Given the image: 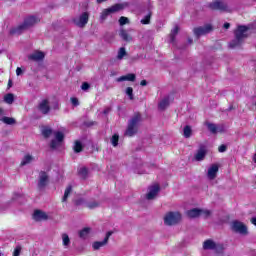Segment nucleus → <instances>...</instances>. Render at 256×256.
<instances>
[{"mask_svg": "<svg viewBox=\"0 0 256 256\" xmlns=\"http://www.w3.org/2000/svg\"><path fill=\"white\" fill-rule=\"evenodd\" d=\"M123 9H125V4L123 3L114 4L111 7L104 9L100 15V22L104 23L109 15L119 13V11H123Z\"/></svg>", "mask_w": 256, "mask_h": 256, "instance_id": "20e7f679", "label": "nucleus"}, {"mask_svg": "<svg viewBox=\"0 0 256 256\" xmlns=\"http://www.w3.org/2000/svg\"><path fill=\"white\" fill-rule=\"evenodd\" d=\"M16 75L18 76L23 75V70L20 67L16 69Z\"/></svg>", "mask_w": 256, "mask_h": 256, "instance_id": "09e8293b", "label": "nucleus"}, {"mask_svg": "<svg viewBox=\"0 0 256 256\" xmlns=\"http://www.w3.org/2000/svg\"><path fill=\"white\" fill-rule=\"evenodd\" d=\"M0 121H2V123H5V125H15V123H17L15 118L7 116L2 117Z\"/></svg>", "mask_w": 256, "mask_h": 256, "instance_id": "5701e85b", "label": "nucleus"}, {"mask_svg": "<svg viewBox=\"0 0 256 256\" xmlns=\"http://www.w3.org/2000/svg\"><path fill=\"white\" fill-rule=\"evenodd\" d=\"M206 127L213 135H217V133H223V127L218 126L217 124L207 122Z\"/></svg>", "mask_w": 256, "mask_h": 256, "instance_id": "f3484780", "label": "nucleus"}, {"mask_svg": "<svg viewBox=\"0 0 256 256\" xmlns=\"http://www.w3.org/2000/svg\"><path fill=\"white\" fill-rule=\"evenodd\" d=\"M21 246H16V248L14 249V252H13V256H19L21 255Z\"/></svg>", "mask_w": 256, "mask_h": 256, "instance_id": "c03bdc74", "label": "nucleus"}, {"mask_svg": "<svg viewBox=\"0 0 256 256\" xmlns=\"http://www.w3.org/2000/svg\"><path fill=\"white\" fill-rule=\"evenodd\" d=\"M73 191V186L69 185L65 189L64 196L62 198V203H67V199H69V195H71V192Z\"/></svg>", "mask_w": 256, "mask_h": 256, "instance_id": "b1692460", "label": "nucleus"}, {"mask_svg": "<svg viewBox=\"0 0 256 256\" xmlns=\"http://www.w3.org/2000/svg\"><path fill=\"white\" fill-rule=\"evenodd\" d=\"M250 27L245 25H238L234 31V39L229 43L230 49H235V47H240L243 45V42L249 35L247 31H249Z\"/></svg>", "mask_w": 256, "mask_h": 256, "instance_id": "f257e3e1", "label": "nucleus"}, {"mask_svg": "<svg viewBox=\"0 0 256 256\" xmlns=\"http://www.w3.org/2000/svg\"><path fill=\"white\" fill-rule=\"evenodd\" d=\"M48 218L47 214L41 210H36L33 215L35 221H47Z\"/></svg>", "mask_w": 256, "mask_h": 256, "instance_id": "aec40b11", "label": "nucleus"}, {"mask_svg": "<svg viewBox=\"0 0 256 256\" xmlns=\"http://www.w3.org/2000/svg\"><path fill=\"white\" fill-rule=\"evenodd\" d=\"M73 150H74V153H81V151H83V144L81 143V141L77 140L74 143Z\"/></svg>", "mask_w": 256, "mask_h": 256, "instance_id": "2f4dec72", "label": "nucleus"}, {"mask_svg": "<svg viewBox=\"0 0 256 256\" xmlns=\"http://www.w3.org/2000/svg\"><path fill=\"white\" fill-rule=\"evenodd\" d=\"M38 109L42 115H48L49 111H51V106H49V100H42L38 105Z\"/></svg>", "mask_w": 256, "mask_h": 256, "instance_id": "2eb2a0df", "label": "nucleus"}, {"mask_svg": "<svg viewBox=\"0 0 256 256\" xmlns=\"http://www.w3.org/2000/svg\"><path fill=\"white\" fill-rule=\"evenodd\" d=\"M137 79V76L133 73L126 74L124 76H120L116 78L117 83H123V81H131L134 82Z\"/></svg>", "mask_w": 256, "mask_h": 256, "instance_id": "6ab92c4d", "label": "nucleus"}, {"mask_svg": "<svg viewBox=\"0 0 256 256\" xmlns=\"http://www.w3.org/2000/svg\"><path fill=\"white\" fill-rule=\"evenodd\" d=\"M120 37L121 39H123V41H133V38L131 37V35H129V33H127V30H121Z\"/></svg>", "mask_w": 256, "mask_h": 256, "instance_id": "cd10ccee", "label": "nucleus"}, {"mask_svg": "<svg viewBox=\"0 0 256 256\" xmlns=\"http://www.w3.org/2000/svg\"><path fill=\"white\" fill-rule=\"evenodd\" d=\"M8 87H13V82L11 80L8 81Z\"/></svg>", "mask_w": 256, "mask_h": 256, "instance_id": "864d4df0", "label": "nucleus"}, {"mask_svg": "<svg viewBox=\"0 0 256 256\" xmlns=\"http://www.w3.org/2000/svg\"><path fill=\"white\" fill-rule=\"evenodd\" d=\"M229 27H231V24L226 22L224 23V29H229Z\"/></svg>", "mask_w": 256, "mask_h": 256, "instance_id": "3c124183", "label": "nucleus"}, {"mask_svg": "<svg viewBox=\"0 0 256 256\" xmlns=\"http://www.w3.org/2000/svg\"><path fill=\"white\" fill-rule=\"evenodd\" d=\"M91 232V228H84L79 232L80 239H87V236Z\"/></svg>", "mask_w": 256, "mask_h": 256, "instance_id": "72a5a7b5", "label": "nucleus"}, {"mask_svg": "<svg viewBox=\"0 0 256 256\" xmlns=\"http://www.w3.org/2000/svg\"><path fill=\"white\" fill-rule=\"evenodd\" d=\"M180 222H181V213L179 212H169L164 217V225H168V227L177 225V223H180Z\"/></svg>", "mask_w": 256, "mask_h": 256, "instance_id": "39448f33", "label": "nucleus"}, {"mask_svg": "<svg viewBox=\"0 0 256 256\" xmlns=\"http://www.w3.org/2000/svg\"><path fill=\"white\" fill-rule=\"evenodd\" d=\"M55 139H53L50 143L51 149H57L61 147V143H63L65 139V134L61 131L53 132Z\"/></svg>", "mask_w": 256, "mask_h": 256, "instance_id": "1a4fd4ad", "label": "nucleus"}, {"mask_svg": "<svg viewBox=\"0 0 256 256\" xmlns=\"http://www.w3.org/2000/svg\"><path fill=\"white\" fill-rule=\"evenodd\" d=\"M82 91H89L91 89V85L88 82H83L81 85Z\"/></svg>", "mask_w": 256, "mask_h": 256, "instance_id": "79ce46f5", "label": "nucleus"}, {"mask_svg": "<svg viewBox=\"0 0 256 256\" xmlns=\"http://www.w3.org/2000/svg\"><path fill=\"white\" fill-rule=\"evenodd\" d=\"M159 191H161V187L159 186V184H154L153 186H150L149 192L146 194V199H148V201L155 199Z\"/></svg>", "mask_w": 256, "mask_h": 256, "instance_id": "4468645a", "label": "nucleus"}, {"mask_svg": "<svg viewBox=\"0 0 256 256\" xmlns=\"http://www.w3.org/2000/svg\"><path fill=\"white\" fill-rule=\"evenodd\" d=\"M177 33H179V26H175L170 33V43H175V37H177Z\"/></svg>", "mask_w": 256, "mask_h": 256, "instance_id": "c85d7f7f", "label": "nucleus"}, {"mask_svg": "<svg viewBox=\"0 0 256 256\" xmlns=\"http://www.w3.org/2000/svg\"><path fill=\"white\" fill-rule=\"evenodd\" d=\"M72 23L76 25V27H80L83 29L87 23H89V13L83 12L79 17H75L72 19Z\"/></svg>", "mask_w": 256, "mask_h": 256, "instance_id": "6e6552de", "label": "nucleus"}, {"mask_svg": "<svg viewBox=\"0 0 256 256\" xmlns=\"http://www.w3.org/2000/svg\"><path fill=\"white\" fill-rule=\"evenodd\" d=\"M78 175L81 177V179H87V176L89 175V169L87 167H82L78 170Z\"/></svg>", "mask_w": 256, "mask_h": 256, "instance_id": "bb28decb", "label": "nucleus"}, {"mask_svg": "<svg viewBox=\"0 0 256 256\" xmlns=\"http://www.w3.org/2000/svg\"><path fill=\"white\" fill-rule=\"evenodd\" d=\"M126 95L129 97L130 101H133L135 99V96L133 95V88L127 87L125 90Z\"/></svg>", "mask_w": 256, "mask_h": 256, "instance_id": "4c0bfd02", "label": "nucleus"}, {"mask_svg": "<svg viewBox=\"0 0 256 256\" xmlns=\"http://www.w3.org/2000/svg\"><path fill=\"white\" fill-rule=\"evenodd\" d=\"M217 173H219V165L212 164L208 169V173H207L208 179H210V181H213V179L217 177Z\"/></svg>", "mask_w": 256, "mask_h": 256, "instance_id": "dca6fc26", "label": "nucleus"}, {"mask_svg": "<svg viewBox=\"0 0 256 256\" xmlns=\"http://www.w3.org/2000/svg\"><path fill=\"white\" fill-rule=\"evenodd\" d=\"M211 31H213V26L211 24H206L193 29V33L197 39H199V37H203V35H208Z\"/></svg>", "mask_w": 256, "mask_h": 256, "instance_id": "0eeeda50", "label": "nucleus"}, {"mask_svg": "<svg viewBox=\"0 0 256 256\" xmlns=\"http://www.w3.org/2000/svg\"><path fill=\"white\" fill-rule=\"evenodd\" d=\"M119 23L121 26L123 25H127V23H129V18L125 17V16H121L119 19Z\"/></svg>", "mask_w": 256, "mask_h": 256, "instance_id": "a19ab883", "label": "nucleus"}, {"mask_svg": "<svg viewBox=\"0 0 256 256\" xmlns=\"http://www.w3.org/2000/svg\"><path fill=\"white\" fill-rule=\"evenodd\" d=\"M140 22L142 25H149V23H151V12H149Z\"/></svg>", "mask_w": 256, "mask_h": 256, "instance_id": "e433bc0d", "label": "nucleus"}, {"mask_svg": "<svg viewBox=\"0 0 256 256\" xmlns=\"http://www.w3.org/2000/svg\"><path fill=\"white\" fill-rule=\"evenodd\" d=\"M203 249L209 250V251H214L215 249V241L213 240H206L203 244Z\"/></svg>", "mask_w": 256, "mask_h": 256, "instance_id": "4be33fe9", "label": "nucleus"}, {"mask_svg": "<svg viewBox=\"0 0 256 256\" xmlns=\"http://www.w3.org/2000/svg\"><path fill=\"white\" fill-rule=\"evenodd\" d=\"M30 61H43L45 59V53L42 51H36L28 56Z\"/></svg>", "mask_w": 256, "mask_h": 256, "instance_id": "a211bd4d", "label": "nucleus"}, {"mask_svg": "<svg viewBox=\"0 0 256 256\" xmlns=\"http://www.w3.org/2000/svg\"><path fill=\"white\" fill-rule=\"evenodd\" d=\"M141 121H143L141 113L136 112L132 119L128 121V126L124 135L126 137H134V135H137V131H139V123H141Z\"/></svg>", "mask_w": 256, "mask_h": 256, "instance_id": "f03ea898", "label": "nucleus"}, {"mask_svg": "<svg viewBox=\"0 0 256 256\" xmlns=\"http://www.w3.org/2000/svg\"><path fill=\"white\" fill-rule=\"evenodd\" d=\"M227 111H233V106H230Z\"/></svg>", "mask_w": 256, "mask_h": 256, "instance_id": "5fc2aeb1", "label": "nucleus"}, {"mask_svg": "<svg viewBox=\"0 0 256 256\" xmlns=\"http://www.w3.org/2000/svg\"><path fill=\"white\" fill-rule=\"evenodd\" d=\"M192 133H193V130L191 129V126L187 125L184 127L183 136L185 137V139H189V137H191Z\"/></svg>", "mask_w": 256, "mask_h": 256, "instance_id": "c756f323", "label": "nucleus"}, {"mask_svg": "<svg viewBox=\"0 0 256 256\" xmlns=\"http://www.w3.org/2000/svg\"><path fill=\"white\" fill-rule=\"evenodd\" d=\"M113 235V231H108L103 241H96L92 244L94 251H99L100 247H105L109 243V237Z\"/></svg>", "mask_w": 256, "mask_h": 256, "instance_id": "f8f14e48", "label": "nucleus"}, {"mask_svg": "<svg viewBox=\"0 0 256 256\" xmlns=\"http://www.w3.org/2000/svg\"><path fill=\"white\" fill-rule=\"evenodd\" d=\"M111 144L113 145V147H117V145H119V135L118 134H114L112 136Z\"/></svg>", "mask_w": 256, "mask_h": 256, "instance_id": "ea45409f", "label": "nucleus"}, {"mask_svg": "<svg viewBox=\"0 0 256 256\" xmlns=\"http://www.w3.org/2000/svg\"><path fill=\"white\" fill-rule=\"evenodd\" d=\"M126 55H127V50H125V47H121L118 50V54H117L118 61L123 60V58L126 57Z\"/></svg>", "mask_w": 256, "mask_h": 256, "instance_id": "473e14b6", "label": "nucleus"}, {"mask_svg": "<svg viewBox=\"0 0 256 256\" xmlns=\"http://www.w3.org/2000/svg\"><path fill=\"white\" fill-rule=\"evenodd\" d=\"M232 231L239 233L240 235H247V226L242 222L235 220L232 222Z\"/></svg>", "mask_w": 256, "mask_h": 256, "instance_id": "9b49d317", "label": "nucleus"}, {"mask_svg": "<svg viewBox=\"0 0 256 256\" xmlns=\"http://www.w3.org/2000/svg\"><path fill=\"white\" fill-rule=\"evenodd\" d=\"M214 251L215 253H223V251H225V246L221 243H215Z\"/></svg>", "mask_w": 256, "mask_h": 256, "instance_id": "c9c22d12", "label": "nucleus"}, {"mask_svg": "<svg viewBox=\"0 0 256 256\" xmlns=\"http://www.w3.org/2000/svg\"><path fill=\"white\" fill-rule=\"evenodd\" d=\"M5 103H8V105H12L13 101H15V95L13 93H8L4 96Z\"/></svg>", "mask_w": 256, "mask_h": 256, "instance_id": "7c9ffc66", "label": "nucleus"}, {"mask_svg": "<svg viewBox=\"0 0 256 256\" xmlns=\"http://www.w3.org/2000/svg\"><path fill=\"white\" fill-rule=\"evenodd\" d=\"M109 111H111V109L107 108L103 111L104 115H107L109 113Z\"/></svg>", "mask_w": 256, "mask_h": 256, "instance_id": "603ef678", "label": "nucleus"}, {"mask_svg": "<svg viewBox=\"0 0 256 256\" xmlns=\"http://www.w3.org/2000/svg\"><path fill=\"white\" fill-rule=\"evenodd\" d=\"M42 135H43V137H45V139H49V137H51V135H53V129H51L47 126H44L42 128Z\"/></svg>", "mask_w": 256, "mask_h": 256, "instance_id": "393cba45", "label": "nucleus"}, {"mask_svg": "<svg viewBox=\"0 0 256 256\" xmlns=\"http://www.w3.org/2000/svg\"><path fill=\"white\" fill-rule=\"evenodd\" d=\"M49 185V174L45 171H40L38 176V189L43 190Z\"/></svg>", "mask_w": 256, "mask_h": 256, "instance_id": "9d476101", "label": "nucleus"}, {"mask_svg": "<svg viewBox=\"0 0 256 256\" xmlns=\"http://www.w3.org/2000/svg\"><path fill=\"white\" fill-rule=\"evenodd\" d=\"M206 156H207V146L200 144L196 154L194 155V159L195 161H203Z\"/></svg>", "mask_w": 256, "mask_h": 256, "instance_id": "ddd939ff", "label": "nucleus"}, {"mask_svg": "<svg viewBox=\"0 0 256 256\" xmlns=\"http://www.w3.org/2000/svg\"><path fill=\"white\" fill-rule=\"evenodd\" d=\"M36 23H39V19L35 16H29L26 19H24L23 24L12 28L10 30V35H21L23 31H27V29H30V27L36 25Z\"/></svg>", "mask_w": 256, "mask_h": 256, "instance_id": "7ed1b4c3", "label": "nucleus"}, {"mask_svg": "<svg viewBox=\"0 0 256 256\" xmlns=\"http://www.w3.org/2000/svg\"><path fill=\"white\" fill-rule=\"evenodd\" d=\"M208 7L214 11L229 13V5H227V2L223 0H215L214 2H211Z\"/></svg>", "mask_w": 256, "mask_h": 256, "instance_id": "423d86ee", "label": "nucleus"}, {"mask_svg": "<svg viewBox=\"0 0 256 256\" xmlns=\"http://www.w3.org/2000/svg\"><path fill=\"white\" fill-rule=\"evenodd\" d=\"M86 207H88V209H95L97 207H99V203L97 202H90L86 205Z\"/></svg>", "mask_w": 256, "mask_h": 256, "instance_id": "37998d69", "label": "nucleus"}, {"mask_svg": "<svg viewBox=\"0 0 256 256\" xmlns=\"http://www.w3.org/2000/svg\"><path fill=\"white\" fill-rule=\"evenodd\" d=\"M188 41H189V43H193V40H192V39H189Z\"/></svg>", "mask_w": 256, "mask_h": 256, "instance_id": "6e6d98bb", "label": "nucleus"}, {"mask_svg": "<svg viewBox=\"0 0 256 256\" xmlns=\"http://www.w3.org/2000/svg\"><path fill=\"white\" fill-rule=\"evenodd\" d=\"M201 209L199 208H194V209H190L186 212L187 216L190 218V219H197V217H200L201 215Z\"/></svg>", "mask_w": 256, "mask_h": 256, "instance_id": "412c9836", "label": "nucleus"}, {"mask_svg": "<svg viewBox=\"0 0 256 256\" xmlns=\"http://www.w3.org/2000/svg\"><path fill=\"white\" fill-rule=\"evenodd\" d=\"M31 161H33V156H31V155H26V156L24 157V159L22 160L21 165H22V166H24V165H29V163H30Z\"/></svg>", "mask_w": 256, "mask_h": 256, "instance_id": "58836bf2", "label": "nucleus"}, {"mask_svg": "<svg viewBox=\"0 0 256 256\" xmlns=\"http://www.w3.org/2000/svg\"><path fill=\"white\" fill-rule=\"evenodd\" d=\"M161 111H165L169 107V97H165L158 105Z\"/></svg>", "mask_w": 256, "mask_h": 256, "instance_id": "a878e982", "label": "nucleus"}, {"mask_svg": "<svg viewBox=\"0 0 256 256\" xmlns=\"http://www.w3.org/2000/svg\"><path fill=\"white\" fill-rule=\"evenodd\" d=\"M201 215H204L205 217H209V215H211V211L201 209Z\"/></svg>", "mask_w": 256, "mask_h": 256, "instance_id": "de8ad7c7", "label": "nucleus"}, {"mask_svg": "<svg viewBox=\"0 0 256 256\" xmlns=\"http://www.w3.org/2000/svg\"><path fill=\"white\" fill-rule=\"evenodd\" d=\"M140 85H141L142 87H146V85H147V80H142V81L140 82Z\"/></svg>", "mask_w": 256, "mask_h": 256, "instance_id": "8fccbe9b", "label": "nucleus"}, {"mask_svg": "<svg viewBox=\"0 0 256 256\" xmlns=\"http://www.w3.org/2000/svg\"><path fill=\"white\" fill-rule=\"evenodd\" d=\"M62 241H63L64 247H69V245H71V239L69 238V235L65 233L62 234Z\"/></svg>", "mask_w": 256, "mask_h": 256, "instance_id": "f704fd0d", "label": "nucleus"}, {"mask_svg": "<svg viewBox=\"0 0 256 256\" xmlns=\"http://www.w3.org/2000/svg\"><path fill=\"white\" fill-rule=\"evenodd\" d=\"M218 151L219 153H225V151H227V146H225V144L220 145Z\"/></svg>", "mask_w": 256, "mask_h": 256, "instance_id": "49530a36", "label": "nucleus"}, {"mask_svg": "<svg viewBox=\"0 0 256 256\" xmlns=\"http://www.w3.org/2000/svg\"><path fill=\"white\" fill-rule=\"evenodd\" d=\"M72 105H74V107H79V99L75 98V97H72L70 99Z\"/></svg>", "mask_w": 256, "mask_h": 256, "instance_id": "a18cd8bd", "label": "nucleus"}]
</instances>
